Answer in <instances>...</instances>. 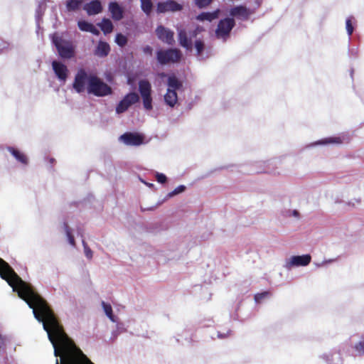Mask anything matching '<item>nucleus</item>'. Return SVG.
<instances>
[{"label": "nucleus", "instance_id": "nucleus-1", "mask_svg": "<svg viewBox=\"0 0 364 364\" xmlns=\"http://www.w3.org/2000/svg\"><path fill=\"white\" fill-rule=\"evenodd\" d=\"M0 276L33 309L35 318L43 323V328L55 348V355L61 358V364H82L80 357L90 364H93L80 349L76 348V354L67 349L64 350L62 355L60 354L57 343L67 339V335L53 311L46 300L36 292L30 284L23 281L13 268L1 258H0ZM56 364H58V360H56Z\"/></svg>", "mask_w": 364, "mask_h": 364}, {"label": "nucleus", "instance_id": "nucleus-2", "mask_svg": "<svg viewBox=\"0 0 364 364\" xmlns=\"http://www.w3.org/2000/svg\"><path fill=\"white\" fill-rule=\"evenodd\" d=\"M87 90L88 93L97 97L107 96L112 92L111 87L95 75H89Z\"/></svg>", "mask_w": 364, "mask_h": 364}, {"label": "nucleus", "instance_id": "nucleus-3", "mask_svg": "<svg viewBox=\"0 0 364 364\" xmlns=\"http://www.w3.org/2000/svg\"><path fill=\"white\" fill-rule=\"evenodd\" d=\"M52 40L59 55L62 58L70 59L74 57L75 50L70 42L63 40V38L57 33L53 36Z\"/></svg>", "mask_w": 364, "mask_h": 364}, {"label": "nucleus", "instance_id": "nucleus-4", "mask_svg": "<svg viewBox=\"0 0 364 364\" xmlns=\"http://www.w3.org/2000/svg\"><path fill=\"white\" fill-rule=\"evenodd\" d=\"M181 58L182 53L178 48L160 49L156 52V59L161 65L178 63Z\"/></svg>", "mask_w": 364, "mask_h": 364}, {"label": "nucleus", "instance_id": "nucleus-5", "mask_svg": "<svg viewBox=\"0 0 364 364\" xmlns=\"http://www.w3.org/2000/svg\"><path fill=\"white\" fill-rule=\"evenodd\" d=\"M139 91L142 97L143 105L146 110L153 109L151 97V85L147 80H141L139 82Z\"/></svg>", "mask_w": 364, "mask_h": 364}, {"label": "nucleus", "instance_id": "nucleus-6", "mask_svg": "<svg viewBox=\"0 0 364 364\" xmlns=\"http://www.w3.org/2000/svg\"><path fill=\"white\" fill-rule=\"evenodd\" d=\"M235 26V21L232 18H225L221 19L218 24L215 30V35L218 38L226 40L229 37L230 33Z\"/></svg>", "mask_w": 364, "mask_h": 364}, {"label": "nucleus", "instance_id": "nucleus-7", "mask_svg": "<svg viewBox=\"0 0 364 364\" xmlns=\"http://www.w3.org/2000/svg\"><path fill=\"white\" fill-rule=\"evenodd\" d=\"M139 100V97L136 92H129L119 102L116 107V112L122 114L126 112L132 105L136 104Z\"/></svg>", "mask_w": 364, "mask_h": 364}, {"label": "nucleus", "instance_id": "nucleus-8", "mask_svg": "<svg viewBox=\"0 0 364 364\" xmlns=\"http://www.w3.org/2000/svg\"><path fill=\"white\" fill-rule=\"evenodd\" d=\"M89 75L84 69H80L75 76L73 84V89L78 93L85 90L86 84L88 85Z\"/></svg>", "mask_w": 364, "mask_h": 364}, {"label": "nucleus", "instance_id": "nucleus-9", "mask_svg": "<svg viewBox=\"0 0 364 364\" xmlns=\"http://www.w3.org/2000/svg\"><path fill=\"white\" fill-rule=\"evenodd\" d=\"M255 14L254 9H247L245 6L240 5L232 8L230 15L242 21H247L250 16Z\"/></svg>", "mask_w": 364, "mask_h": 364}, {"label": "nucleus", "instance_id": "nucleus-10", "mask_svg": "<svg viewBox=\"0 0 364 364\" xmlns=\"http://www.w3.org/2000/svg\"><path fill=\"white\" fill-rule=\"evenodd\" d=\"M183 6L173 0H168L164 2H159L157 4L158 13H166L168 11H181Z\"/></svg>", "mask_w": 364, "mask_h": 364}, {"label": "nucleus", "instance_id": "nucleus-11", "mask_svg": "<svg viewBox=\"0 0 364 364\" xmlns=\"http://www.w3.org/2000/svg\"><path fill=\"white\" fill-rule=\"evenodd\" d=\"M156 33L159 39L167 43L173 45L174 43V33L163 26H159L156 29Z\"/></svg>", "mask_w": 364, "mask_h": 364}, {"label": "nucleus", "instance_id": "nucleus-12", "mask_svg": "<svg viewBox=\"0 0 364 364\" xmlns=\"http://www.w3.org/2000/svg\"><path fill=\"white\" fill-rule=\"evenodd\" d=\"M127 145L139 146L143 143V136L137 133L127 132L120 136Z\"/></svg>", "mask_w": 364, "mask_h": 364}, {"label": "nucleus", "instance_id": "nucleus-13", "mask_svg": "<svg viewBox=\"0 0 364 364\" xmlns=\"http://www.w3.org/2000/svg\"><path fill=\"white\" fill-rule=\"evenodd\" d=\"M52 67L57 77L60 80L65 82L68 75V69L66 65L60 62L54 60L52 63Z\"/></svg>", "mask_w": 364, "mask_h": 364}, {"label": "nucleus", "instance_id": "nucleus-14", "mask_svg": "<svg viewBox=\"0 0 364 364\" xmlns=\"http://www.w3.org/2000/svg\"><path fill=\"white\" fill-rule=\"evenodd\" d=\"M178 40L179 44L186 50H191L192 49V41L188 38L187 32L185 29H179L178 31Z\"/></svg>", "mask_w": 364, "mask_h": 364}, {"label": "nucleus", "instance_id": "nucleus-15", "mask_svg": "<svg viewBox=\"0 0 364 364\" xmlns=\"http://www.w3.org/2000/svg\"><path fill=\"white\" fill-rule=\"evenodd\" d=\"M109 11L114 21H119L123 18V9L115 1L110 2L109 4Z\"/></svg>", "mask_w": 364, "mask_h": 364}, {"label": "nucleus", "instance_id": "nucleus-16", "mask_svg": "<svg viewBox=\"0 0 364 364\" xmlns=\"http://www.w3.org/2000/svg\"><path fill=\"white\" fill-rule=\"evenodd\" d=\"M84 9L88 15L100 14L102 11V6L99 0H93L84 6Z\"/></svg>", "mask_w": 364, "mask_h": 364}, {"label": "nucleus", "instance_id": "nucleus-17", "mask_svg": "<svg viewBox=\"0 0 364 364\" xmlns=\"http://www.w3.org/2000/svg\"><path fill=\"white\" fill-rule=\"evenodd\" d=\"M311 257L309 255L293 256L290 263L292 266H306L311 262Z\"/></svg>", "mask_w": 364, "mask_h": 364}, {"label": "nucleus", "instance_id": "nucleus-18", "mask_svg": "<svg viewBox=\"0 0 364 364\" xmlns=\"http://www.w3.org/2000/svg\"><path fill=\"white\" fill-rule=\"evenodd\" d=\"M77 26L82 31L90 32L96 36H98L100 34V31L96 28V27L93 24L85 21H78Z\"/></svg>", "mask_w": 364, "mask_h": 364}, {"label": "nucleus", "instance_id": "nucleus-19", "mask_svg": "<svg viewBox=\"0 0 364 364\" xmlns=\"http://www.w3.org/2000/svg\"><path fill=\"white\" fill-rule=\"evenodd\" d=\"M109 51V45L106 42L100 41L95 51V54L99 57H106Z\"/></svg>", "mask_w": 364, "mask_h": 364}, {"label": "nucleus", "instance_id": "nucleus-20", "mask_svg": "<svg viewBox=\"0 0 364 364\" xmlns=\"http://www.w3.org/2000/svg\"><path fill=\"white\" fill-rule=\"evenodd\" d=\"M219 9H217L213 12H202L196 16V19L200 21H212L218 18Z\"/></svg>", "mask_w": 364, "mask_h": 364}, {"label": "nucleus", "instance_id": "nucleus-21", "mask_svg": "<svg viewBox=\"0 0 364 364\" xmlns=\"http://www.w3.org/2000/svg\"><path fill=\"white\" fill-rule=\"evenodd\" d=\"M164 100L165 102L170 107H174L178 101V95L176 91L171 89H167V92L164 95Z\"/></svg>", "mask_w": 364, "mask_h": 364}, {"label": "nucleus", "instance_id": "nucleus-22", "mask_svg": "<svg viewBox=\"0 0 364 364\" xmlns=\"http://www.w3.org/2000/svg\"><path fill=\"white\" fill-rule=\"evenodd\" d=\"M9 151L20 163L25 165L28 164V158L23 153L14 147H9Z\"/></svg>", "mask_w": 364, "mask_h": 364}, {"label": "nucleus", "instance_id": "nucleus-23", "mask_svg": "<svg viewBox=\"0 0 364 364\" xmlns=\"http://www.w3.org/2000/svg\"><path fill=\"white\" fill-rule=\"evenodd\" d=\"M97 26L105 34L110 33L113 30V24L108 18H103L100 23H97Z\"/></svg>", "mask_w": 364, "mask_h": 364}, {"label": "nucleus", "instance_id": "nucleus-24", "mask_svg": "<svg viewBox=\"0 0 364 364\" xmlns=\"http://www.w3.org/2000/svg\"><path fill=\"white\" fill-rule=\"evenodd\" d=\"M168 89L176 91V90H179L182 87V83L175 75H171L168 78Z\"/></svg>", "mask_w": 364, "mask_h": 364}, {"label": "nucleus", "instance_id": "nucleus-25", "mask_svg": "<svg viewBox=\"0 0 364 364\" xmlns=\"http://www.w3.org/2000/svg\"><path fill=\"white\" fill-rule=\"evenodd\" d=\"M141 10L146 14L149 15L152 11L153 4L151 0H140Z\"/></svg>", "mask_w": 364, "mask_h": 364}, {"label": "nucleus", "instance_id": "nucleus-26", "mask_svg": "<svg viewBox=\"0 0 364 364\" xmlns=\"http://www.w3.org/2000/svg\"><path fill=\"white\" fill-rule=\"evenodd\" d=\"M82 4L80 0H68L66 6L68 11H73L77 10Z\"/></svg>", "mask_w": 364, "mask_h": 364}, {"label": "nucleus", "instance_id": "nucleus-27", "mask_svg": "<svg viewBox=\"0 0 364 364\" xmlns=\"http://www.w3.org/2000/svg\"><path fill=\"white\" fill-rule=\"evenodd\" d=\"M102 306L105 311L107 316L113 322H115L114 316L113 314L112 308L110 304L105 303V301L102 302Z\"/></svg>", "mask_w": 364, "mask_h": 364}, {"label": "nucleus", "instance_id": "nucleus-28", "mask_svg": "<svg viewBox=\"0 0 364 364\" xmlns=\"http://www.w3.org/2000/svg\"><path fill=\"white\" fill-rule=\"evenodd\" d=\"M64 230L68 237L69 243L75 247V240L74 236L72 234L71 229L70 228L68 224L67 223H64L63 224Z\"/></svg>", "mask_w": 364, "mask_h": 364}, {"label": "nucleus", "instance_id": "nucleus-29", "mask_svg": "<svg viewBox=\"0 0 364 364\" xmlns=\"http://www.w3.org/2000/svg\"><path fill=\"white\" fill-rule=\"evenodd\" d=\"M115 42L120 47H124L127 43V38L122 33H117L116 36Z\"/></svg>", "mask_w": 364, "mask_h": 364}, {"label": "nucleus", "instance_id": "nucleus-30", "mask_svg": "<svg viewBox=\"0 0 364 364\" xmlns=\"http://www.w3.org/2000/svg\"><path fill=\"white\" fill-rule=\"evenodd\" d=\"M195 48L197 51V55H201L204 48H205V44L202 40H196L195 42Z\"/></svg>", "mask_w": 364, "mask_h": 364}, {"label": "nucleus", "instance_id": "nucleus-31", "mask_svg": "<svg viewBox=\"0 0 364 364\" xmlns=\"http://www.w3.org/2000/svg\"><path fill=\"white\" fill-rule=\"evenodd\" d=\"M214 0H195V5L199 9L208 6Z\"/></svg>", "mask_w": 364, "mask_h": 364}, {"label": "nucleus", "instance_id": "nucleus-32", "mask_svg": "<svg viewBox=\"0 0 364 364\" xmlns=\"http://www.w3.org/2000/svg\"><path fill=\"white\" fill-rule=\"evenodd\" d=\"M82 245H83V247H84V252H85V256L88 259H92V251L88 247L87 242L84 240H82Z\"/></svg>", "mask_w": 364, "mask_h": 364}, {"label": "nucleus", "instance_id": "nucleus-33", "mask_svg": "<svg viewBox=\"0 0 364 364\" xmlns=\"http://www.w3.org/2000/svg\"><path fill=\"white\" fill-rule=\"evenodd\" d=\"M346 24L348 34V36H351L353 32V26L352 24L351 19L350 18L346 19Z\"/></svg>", "mask_w": 364, "mask_h": 364}, {"label": "nucleus", "instance_id": "nucleus-34", "mask_svg": "<svg viewBox=\"0 0 364 364\" xmlns=\"http://www.w3.org/2000/svg\"><path fill=\"white\" fill-rule=\"evenodd\" d=\"M355 349L360 355H364V341H360L355 344Z\"/></svg>", "mask_w": 364, "mask_h": 364}, {"label": "nucleus", "instance_id": "nucleus-35", "mask_svg": "<svg viewBox=\"0 0 364 364\" xmlns=\"http://www.w3.org/2000/svg\"><path fill=\"white\" fill-rule=\"evenodd\" d=\"M269 294V292L264 291L262 293H259L255 295V300L256 302H260L263 299H264L267 295Z\"/></svg>", "mask_w": 364, "mask_h": 364}, {"label": "nucleus", "instance_id": "nucleus-36", "mask_svg": "<svg viewBox=\"0 0 364 364\" xmlns=\"http://www.w3.org/2000/svg\"><path fill=\"white\" fill-rule=\"evenodd\" d=\"M156 181L160 183H165L167 181L166 176L164 173H156Z\"/></svg>", "mask_w": 364, "mask_h": 364}, {"label": "nucleus", "instance_id": "nucleus-37", "mask_svg": "<svg viewBox=\"0 0 364 364\" xmlns=\"http://www.w3.org/2000/svg\"><path fill=\"white\" fill-rule=\"evenodd\" d=\"M143 52L145 54L152 55L153 48L150 46H146L143 48Z\"/></svg>", "mask_w": 364, "mask_h": 364}, {"label": "nucleus", "instance_id": "nucleus-38", "mask_svg": "<svg viewBox=\"0 0 364 364\" xmlns=\"http://www.w3.org/2000/svg\"><path fill=\"white\" fill-rule=\"evenodd\" d=\"M203 29L197 27L196 29H194L192 31H190V36L191 38H196L199 32H200Z\"/></svg>", "mask_w": 364, "mask_h": 364}, {"label": "nucleus", "instance_id": "nucleus-39", "mask_svg": "<svg viewBox=\"0 0 364 364\" xmlns=\"http://www.w3.org/2000/svg\"><path fill=\"white\" fill-rule=\"evenodd\" d=\"M185 188H186L184 186H179L176 188H175V190L173 192V194H178L179 193H181L185 190Z\"/></svg>", "mask_w": 364, "mask_h": 364}, {"label": "nucleus", "instance_id": "nucleus-40", "mask_svg": "<svg viewBox=\"0 0 364 364\" xmlns=\"http://www.w3.org/2000/svg\"><path fill=\"white\" fill-rule=\"evenodd\" d=\"M4 345V339L2 338V336L0 335V348L3 347Z\"/></svg>", "mask_w": 364, "mask_h": 364}, {"label": "nucleus", "instance_id": "nucleus-41", "mask_svg": "<svg viewBox=\"0 0 364 364\" xmlns=\"http://www.w3.org/2000/svg\"><path fill=\"white\" fill-rule=\"evenodd\" d=\"M160 75H161V77H165V76H166V74H165V73H161V74H160Z\"/></svg>", "mask_w": 364, "mask_h": 364}, {"label": "nucleus", "instance_id": "nucleus-42", "mask_svg": "<svg viewBox=\"0 0 364 364\" xmlns=\"http://www.w3.org/2000/svg\"><path fill=\"white\" fill-rule=\"evenodd\" d=\"M218 336H219L220 338H224V337H225V336H222L220 333H219V334H218Z\"/></svg>", "mask_w": 364, "mask_h": 364}, {"label": "nucleus", "instance_id": "nucleus-43", "mask_svg": "<svg viewBox=\"0 0 364 364\" xmlns=\"http://www.w3.org/2000/svg\"><path fill=\"white\" fill-rule=\"evenodd\" d=\"M54 161H55V159H50V162H51V163H53Z\"/></svg>", "mask_w": 364, "mask_h": 364}, {"label": "nucleus", "instance_id": "nucleus-44", "mask_svg": "<svg viewBox=\"0 0 364 364\" xmlns=\"http://www.w3.org/2000/svg\"><path fill=\"white\" fill-rule=\"evenodd\" d=\"M297 214H298V213L295 210L294 211V215H297Z\"/></svg>", "mask_w": 364, "mask_h": 364}]
</instances>
